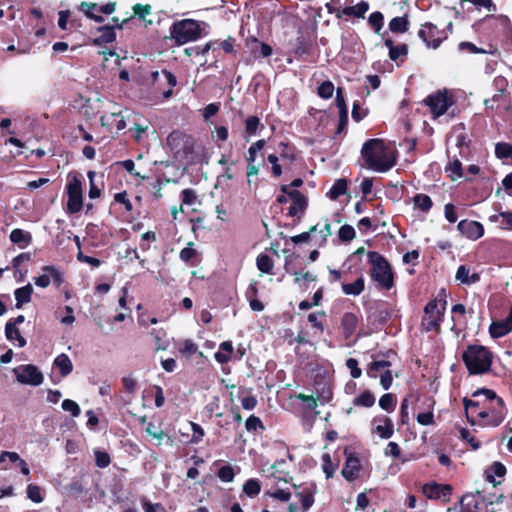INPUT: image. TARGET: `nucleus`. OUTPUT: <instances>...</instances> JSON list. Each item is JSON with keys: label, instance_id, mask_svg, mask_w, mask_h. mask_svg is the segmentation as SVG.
<instances>
[{"label": "nucleus", "instance_id": "35", "mask_svg": "<svg viewBox=\"0 0 512 512\" xmlns=\"http://www.w3.org/2000/svg\"><path fill=\"white\" fill-rule=\"evenodd\" d=\"M375 401H376V399H375L374 395L370 391L366 390V391L362 392L359 396L354 398L353 404L355 406H362V407L369 408L375 404Z\"/></svg>", "mask_w": 512, "mask_h": 512}, {"label": "nucleus", "instance_id": "44", "mask_svg": "<svg viewBox=\"0 0 512 512\" xmlns=\"http://www.w3.org/2000/svg\"><path fill=\"white\" fill-rule=\"evenodd\" d=\"M26 492L27 497L35 503H41L44 499L42 496V488L36 484H29Z\"/></svg>", "mask_w": 512, "mask_h": 512}, {"label": "nucleus", "instance_id": "50", "mask_svg": "<svg viewBox=\"0 0 512 512\" xmlns=\"http://www.w3.org/2000/svg\"><path fill=\"white\" fill-rule=\"evenodd\" d=\"M446 171L449 173V176L452 180H457L462 176V167L459 160H454L451 162Z\"/></svg>", "mask_w": 512, "mask_h": 512}, {"label": "nucleus", "instance_id": "47", "mask_svg": "<svg viewBox=\"0 0 512 512\" xmlns=\"http://www.w3.org/2000/svg\"><path fill=\"white\" fill-rule=\"evenodd\" d=\"M408 20L404 17H395L393 18L390 23L389 27L391 31L402 33L405 32L408 29Z\"/></svg>", "mask_w": 512, "mask_h": 512}, {"label": "nucleus", "instance_id": "6", "mask_svg": "<svg viewBox=\"0 0 512 512\" xmlns=\"http://www.w3.org/2000/svg\"><path fill=\"white\" fill-rule=\"evenodd\" d=\"M167 146L178 160L189 161L194 153L195 140L181 131H173L167 137Z\"/></svg>", "mask_w": 512, "mask_h": 512}, {"label": "nucleus", "instance_id": "23", "mask_svg": "<svg viewBox=\"0 0 512 512\" xmlns=\"http://www.w3.org/2000/svg\"><path fill=\"white\" fill-rule=\"evenodd\" d=\"M423 493L428 498H439L442 496H447L450 494V488L448 486H441L437 483H428L423 487Z\"/></svg>", "mask_w": 512, "mask_h": 512}, {"label": "nucleus", "instance_id": "24", "mask_svg": "<svg viewBox=\"0 0 512 512\" xmlns=\"http://www.w3.org/2000/svg\"><path fill=\"white\" fill-rule=\"evenodd\" d=\"M232 354V343L230 341H225L219 345V350L215 353L214 357L218 363L224 364L231 360Z\"/></svg>", "mask_w": 512, "mask_h": 512}, {"label": "nucleus", "instance_id": "59", "mask_svg": "<svg viewBox=\"0 0 512 512\" xmlns=\"http://www.w3.org/2000/svg\"><path fill=\"white\" fill-rule=\"evenodd\" d=\"M267 161L271 164V172L273 176L280 177L283 173L282 166L278 163L279 159L276 155L270 154L267 157Z\"/></svg>", "mask_w": 512, "mask_h": 512}, {"label": "nucleus", "instance_id": "36", "mask_svg": "<svg viewBox=\"0 0 512 512\" xmlns=\"http://www.w3.org/2000/svg\"><path fill=\"white\" fill-rule=\"evenodd\" d=\"M342 290L346 295H359L364 290V280L359 277L355 282L342 284Z\"/></svg>", "mask_w": 512, "mask_h": 512}, {"label": "nucleus", "instance_id": "17", "mask_svg": "<svg viewBox=\"0 0 512 512\" xmlns=\"http://www.w3.org/2000/svg\"><path fill=\"white\" fill-rule=\"evenodd\" d=\"M493 338H500L512 331V308L510 314L502 320L493 321L489 328Z\"/></svg>", "mask_w": 512, "mask_h": 512}, {"label": "nucleus", "instance_id": "41", "mask_svg": "<svg viewBox=\"0 0 512 512\" xmlns=\"http://www.w3.org/2000/svg\"><path fill=\"white\" fill-rule=\"evenodd\" d=\"M259 127H263L260 122V119L257 116H249L245 120V133L247 137L254 136Z\"/></svg>", "mask_w": 512, "mask_h": 512}, {"label": "nucleus", "instance_id": "33", "mask_svg": "<svg viewBox=\"0 0 512 512\" xmlns=\"http://www.w3.org/2000/svg\"><path fill=\"white\" fill-rule=\"evenodd\" d=\"M460 512H479L478 499L475 495L468 494L461 499Z\"/></svg>", "mask_w": 512, "mask_h": 512}, {"label": "nucleus", "instance_id": "19", "mask_svg": "<svg viewBox=\"0 0 512 512\" xmlns=\"http://www.w3.org/2000/svg\"><path fill=\"white\" fill-rule=\"evenodd\" d=\"M294 488L296 489V496L301 502L303 512L308 511L314 504V494L316 492L315 486L298 487L297 485H294Z\"/></svg>", "mask_w": 512, "mask_h": 512}, {"label": "nucleus", "instance_id": "39", "mask_svg": "<svg viewBox=\"0 0 512 512\" xmlns=\"http://www.w3.org/2000/svg\"><path fill=\"white\" fill-rule=\"evenodd\" d=\"M145 431L148 435L157 440V445H160L165 438L172 443L170 437H167L164 431L153 423H149Z\"/></svg>", "mask_w": 512, "mask_h": 512}, {"label": "nucleus", "instance_id": "52", "mask_svg": "<svg viewBox=\"0 0 512 512\" xmlns=\"http://www.w3.org/2000/svg\"><path fill=\"white\" fill-rule=\"evenodd\" d=\"M336 104L340 110V114L343 118V122L348 121L347 108H346V104H345V99L342 95L341 88H337V91H336Z\"/></svg>", "mask_w": 512, "mask_h": 512}, {"label": "nucleus", "instance_id": "20", "mask_svg": "<svg viewBox=\"0 0 512 512\" xmlns=\"http://www.w3.org/2000/svg\"><path fill=\"white\" fill-rule=\"evenodd\" d=\"M311 231L315 238V244L320 247L325 245L328 237L332 235L331 224L328 222V220L317 223L311 227Z\"/></svg>", "mask_w": 512, "mask_h": 512}, {"label": "nucleus", "instance_id": "58", "mask_svg": "<svg viewBox=\"0 0 512 512\" xmlns=\"http://www.w3.org/2000/svg\"><path fill=\"white\" fill-rule=\"evenodd\" d=\"M179 350L182 354L190 357L197 352L198 347L192 340L187 339L183 341Z\"/></svg>", "mask_w": 512, "mask_h": 512}, {"label": "nucleus", "instance_id": "13", "mask_svg": "<svg viewBox=\"0 0 512 512\" xmlns=\"http://www.w3.org/2000/svg\"><path fill=\"white\" fill-rule=\"evenodd\" d=\"M42 274L34 279L35 285L46 288L51 282L60 285L63 282L60 271L52 265L42 267Z\"/></svg>", "mask_w": 512, "mask_h": 512}, {"label": "nucleus", "instance_id": "57", "mask_svg": "<svg viewBox=\"0 0 512 512\" xmlns=\"http://www.w3.org/2000/svg\"><path fill=\"white\" fill-rule=\"evenodd\" d=\"M338 236L341 241H350L355 237V230L350 225H343L338 231Z\"/></svg>", "mask_w": 512, "mask_h": 512}, {"label": "nucleus", "instance_id": "25", "mask_svg": "<svg viewBox=\"0 0 512 512\" xmlns=\"http://www.w3.org/2000/svg\"><path fill=\"white\" fill-rule=\"evenodd\" d=\"M33 293V287L31 284H27L15 290L16 307L21 308L24 304L30 302Z\"/></svg>", "mask_w": 512, "mask_h": 512}, {"label": "nucleus", "instance_id": "40", "mask_svg": "<svg viewBox=\"0 0 512 512\" xmlns=\"http://www.w3.org/2000/svg\"><path fill=\"white\" fill-rule=\"evenodd\" d=\"M100 35L95 40L97 43H110L115 40L116 35L113 27L103 26L98 29Z\"/></svg>", "mask_w": 512, "mask_h": 512}, {"label": "nucleus", "instance_id": "37", "mask_svg": "<svg viewBox=\"0 0 512 512\" xmlns=\"http://www.w3.org/2000/svg\"><path fill=\"white\" fill-rule=\"evenodd\" d=\"M247 45L250 47L252 52L255 54L256 50L260 49V55L262 57H268L272 54V48L268 44L260 43L256 38H252L247 41Z\"/></svg>", "mask_w": 512, "mask_h": 512}, {"label": "nucleus", "instance_id": "12", "mask_svg": "<svg viewBox=\"0 0 512 512\" xmlns=\"http://www.w3.org/2000/svg\"><path fill=\"white\" fill-rule=\"evenodd\" d=\"M371 426L372 433L377 434L381 439H389L394 434V424L387 416L381 415L374 417Z\"/></svg>", "mask_w": 512, "mask_h": 512}, {"label": "nucleus", "instance_id": "54", "mask_svg": "<svg viewBox=\"0 0 512 512\" xmlns=\"http://www.w3.org/2000/svg\"><path fill=\"white\" fill-rule=\"evenodd\" d=\"M379 405L388 412L393 411L395 407V397L390 393L384 394L379 400Z\"/></svg>", "mask_w": 512, "mask_h": 512}, {"label": "nucleus", "instance_id": "15", "mask_svg": "<svg viewBox=\"0 0 512 512\" xmlns=\"http://www.w3.org/2000/svg\"><path fill=\"white\" fill-rule=\"evenodd\" d=\"M457 229L471 240H477L484 234L483 225L477 221L462 220L458 223Z\"/></svg>", "mask_w": 512, "mask_h": 512}, {"label": "nucleus", "instance_id": "21", "mask_svg": "<svg viewBox=\"0 0 512 512\" xmlns=\"http://www.w3.org/2000/svg\"><path fill=\"white\" fill-rule=\"evenodd\" d=\"M455 279L461 284L471 285L480 280V275L477 272H472L466 265H461L456 271Z\"/></svg>", "mask_w": 512, "mask_h": 512}, {"label": "nucleus", "instance_id": "63", "mask_svg": "<svg viewBox=\"0 0 512 512\" xmlns=\"http://www.w3.org/2000/svg\"><path fill=\"white\" fill-rule=\"evenodd\" d=\"M495 153L499 158H508L512 154V147L506 143H498L495 147Z\"/></svg>", "mask_w": 512, "mask_h": 512}, {"label": "nucleus", "instance_id": "22", "mask_svg": "<svg viewBox=\"0 0 512 512\" xmlns=\"http://www.w3.org/2000/svg\"><path fill=\"white\" fill-rule=\"evenodd\" d=\"M491 223L497 224L501 229L512 230V212L505 211L489 217Z\"/></svg>", "mask_w": 512, "mask_h": 512}, {"label": "nucleus", "instance_id": "27", "mask_svg": "<svg viewBox=\"0 0 512 512\" xmlns=\"http://www.w3.org/2000/svg\"><path fill=\"white\" fill-rule=\"evenodd\" d=\"M10 240L14 244H18L20 248H24L31 243L32 237L29 232L22 229H14L10 233Z\"/></svg>", "mask_w": 512, "mask_h": 512}, {"label": "nucleus", "instance_id": "26", "mask_svg": "<svg viewBox=\"0 0 512 512\" xmlns=\"http://www.w3.org/2000/svg\"><path fill=\"white\" fill-rule=\"evenodd\" d=\"M54 365L56 368L59 369L60 374L63 377L68 376L73 370L72 361L70 360L69 356L64 353L58 355L55 358Z\"/></svg>", "mask_w": 512, "mask_h": 512}, {"label": "nucleus", "instance_id": "9", "mask_svg": "<svg viewBox=\"0 0 512 512\" xmlns=\"http://www.w3.org/2000/svg\"><path fill=\"white\" fill-rule=\"evenodd\" d=\"M13 373L19 383L31 386H39L44 381L41 371L32 364L20 365L13 369Z\"/></svg>", "mask_w": 512, "mask_h": 512}, {"label": "nucleus", "instance_id": "8", "mask_svg": "<svg viewBox=\"0 0 512 512\" xmlns=\"http://www.w3.org/2000/svg\"><path fill=\"white\" fill-rule=\"evenodd\" d=\"M68 194L67 212L75 214L83 207L82 181L78 174H70L66 185Z\"/></svg>", "mask_w": 512, "mask_h": 512}, {"label": "nucleus", "instance_id": "14", "mask_svg": "<svg viewBox=\"0 0 512 512\" xmlns=\"http://www.w3.org/2000/svg\"><path fill=\"white\" fill-rule=\"evenodd\" d=\"M285 460L276 461L273 464L266 463L262 466V473L267 478H274L278 481L288 482L289 474L285 471Z\"/></svg>", "mask_w": 512, "mask_h": 512}, {"label": "nucleus", "instance_id": "4", "mask_svg": "<svg viewBox=\"0 0 512 512\" xmlns=\"http://www.w3.org/2000/svg\"><path fill=\"white\" fill-rule=\"evenodd\" d=\"M368 261L371 264L370 273L372 279L380 287L386 290L391 289L394 285V277L391 266L386 259L379 253L372 251L368 253Z\"/></svg>", "mask_w": 512, "mask_h": 512}, {"label": "nucleus", "instance_id": "48", "mask_svg": "<svg viewBox=\"0 0 512 512\" xmlns=\"http://www.w3.org/2000/svg\"><path fill=\"white\" fill-rule=\"evenodd\" d=\"M491 471L493 474H487V481L491 482L494 486H496V481L494 479V475L497 477H503L506 473V468L503 464L499 462L493 463L491 466Z\"/></svg>", "mask_w": 512, "mask_h": 512}, {"label": "nucleus", "instance_id": "10", "mask_svg": "<svg viewBox=\"0 0 512 512\" xmlns=\"http://www.w3.org/2000/svg\"><path fill=\"white\" fill-rule=\"evenodd\" d=\"M418 36L427 45V47L437 49L441 45L442 41L447 38V33L444 30H439L432 23H425L421 25Z\"/></svg>", "mask_w": 512, "mask_h": 512}, {"label": "nucleus", "instance_id": "2", "mask_svg": "<svg viewBox=\"0 0 512 512\" xmlns=\"http://www.w3.org/2000/svg\"><path fill=\"white\" fill-rule=\"evenodd\" d=\"M362 156L368 168L385 172L395 164L393 150L383 140L371 139L362 148Z\"/></svg>", "mask_w": 512, "mask_h": 512}, {"label": "nucleus", "instance_id": "56", "mask_svg": "<svg viewBox=\"0 0 512 512\" xmlns=\"http://www.w3.org/2000/svg\"><path fill=\"white\" fill-rule=\"evenodd\" d=\"M62 409L64 411L70 412L73 417L79 416L81 412L79 405L70 399H65L62 402Z\"/></svg>", "mask_w": 512, "mask_h": 512}, {"label": "nucleus", "instance_id": "46", "mask_svg": "<svg viewBox=\"0 0 512 512\" xmlns=\"http://www.w3.org/2000/svg\"><path fill=\"white\" fill-rule=\"evenodd\" d=\"M151 77L153 79V81H157V79L159 77L163 78V80L172 88L174 86H176L177 84V79L176 77L169 71H162V72H158V71H154L151 73Z\"/></svg>", "mask_w": 512, "mask_h": 512}, {"label": "nucleus", "instance_id": "7", "mask_svg": "<svg viewBox=\"0 0 512 512\" xmlns=\"http://www.w3.org/2000/svg\"><path fill=\"white\" fill-rule=\"evenodd\" d=\"M446 310V301L444 299H435L430 301L425 309L422 318V327L425 331H438Z\"/></svg>", "mask_w": 512, "mask_h": 512}, {"label": "nucleus", "instance_id": "34", "mask_svg": "<svg viewBox=\"0 0 512 512\" xmlns=\"http://www.w3.org/2000/svg\"><path fill=\"white\" fill-rule=\"evenodd\" d=\"M347 191V181L343 178L336 180L327 195L332 200H336Z\"/></svg>", "mask_w": 512, "mask_h": 512}, {"label": "nucleus", "instance_id": "3", "mask_svg": "<svg viewBox=\"0 0 512 512\" xmlns=\"http://www.w3.org/2000/svg\"><path fill=\"white\" fill-rule=\"evenodd\" d=\"M462 359L471 374H483L491 367L492 354L484 346L471 345L463 352Z\"/></svg>", "mask_w": 512, "mask_h": 512}, {"label": "nucleus", "instance_id": "28", "mask_svg": "<svg viewBox=\"0 0 512 512\" xmlns=\"http://www.w3.org/2000/svg\"><path fill=\"white\" fill-rule=\"evenodd\" d=\"M391 366L390 361L385 359L374 360L371 362L367 369V374L369 377L377 378L379 374L385 372V370H389Z\"/></svg>", "mask_w": 512, "mask_h": 512}, {"label": "nucleus", "instance_id": "31", "mask_svg": "<svg viewBox=\"0 0 512 512\" xmlns=\"http://www.w3.org/2000/svg\"><path fill=\"white\" fill-rule=\"evenodd\" d=\"M368 9L369 4L366 1H361L356 5L344 7L341 13L346 16L364 17Z\"/></svg>", "mask_w": 512, "mask_h": 512}, {"label": "nucleus", "instance_id": "49", "mask_svg": "<svg viewBox=\"0 0 512 512\" xmlns=\"http://www.w3.org/2000/svg\"><path fill=\"white\" fill-rule=\"evenodd\" d=\"M212 47V43L208 42L204 46H192L184 50L188 56H204Z\"/></svg>", "mask_w": 512, "mask_h": 512}, {"label": "nucleus", "instance_id": "30", "mask_svg": "<svg viewBox=\"0 0 512 512\" xmlns=\"http://www.w3.org/2000/svg\"><path fill=\"white\" fill-rule=\"evenodd\" d=\"M341 326L344 331L345 337H350L356 330L357 317L352 313H345L341 320Z\"/></svg>", "mask_w": 512, "mask_h": 512}, {"label": "nucleus", "instance_id": "61", "mask_svg": "<svg viewBox=\"0 0 512 512\" xmlns=\"http://www.w3.org/2000/svg\"><path fill=\"white\" fill-rule=\"evenodd\" d=\"M121 382H122V386L126 392L131 393V394L135 393V391L137 389V381L135 380V378H133L130 375L124 376L121 379Z\"/></svg>", "mask_w": 512, "mask_h": 512}, {"label": "nucleus", "instance_id": "62", "mask_svg": "<svg viewBox=\"0 0 512 512\" xmlns=\"http://www.w3.org/2000/svg\"><path fill=\"white\" fill-rule=\"evenodd\" d=\"M460 437L462 440L466 441L473 450L479 449L480 443L470 434L469 430L461 429Z\"/></svg>", "mask_w": 512, "mask_h": 512}, {"label": "nucleus", "instance_id": "11", "mask_svg": "<svg viewBox=\"0 0 512 512\" xmlns=\"http://www.w3.org/2000/svg\"><path fill=\"white\" fill-rule=\"evenodd\" d=\"M425 104L430 108L434 118H437L448 110L452 105V101L446 92H437L429 95L425 99Z\"/></svg>", "mask_w": 512, "mask_h": 512}, {"label": "nucleus", "instance_id": "18", "mask_svg": "<svg viewBox=\"0 0 512 512\" xmlns=\"http://www.w3.org/2000/svg\"><path fill=\"white\" fill-rule=\"evenodd\" d=\"M361 470V463L358 457L349 454L342 469V475L347 481H354L358 478Z\"/></svg>", "mask_w": 512, "mask_h": 512}, {"label": "nucleus", "instance_id": "5", "mask_svg": "<svg viewBox=\"0 0 512 512\" xmlns=\"http://www.w3.org/2000/svg\"><path fill=\"white\" fill-rule=\"evenodd\" d=\"M201 24L193 19L176 21L170 27V38L178 45L195 41L201 37Z\"/></svg>", "mask_w": 512, "mask_h": 512}, {"label": "nucleus", "instance_id": "29", "mask_svg": "<svg viewBox=\"0 0 512 512\" xmlns=\"http://www.w3.org/2000/svg\"><path fill=\"white\" fill-rule=\"evenodd\" d=\"M5 335L9 341L16 340L18 342L19 347H24L26 345V340L21 335L20 330L17 327H15V323H6Z\"/></svg>", "mask_w": 512, "mask_h": 512}, {"label": "nucleus", "instance_id": "45", "mask_svg": "<svg viewBox=\"0 0 512 512\" xmlns=\"http://www.w3.org/2000/svg\"><path fill=\"white\" fill-rule=\"evenodd\" d=\"M322 469L326 475L327 478H331L336 469H337V464H335L332 460H331V457L329 454L325 453L323 456H322Z\"/></svg>", "mask_w": 512, "mask_h": 512}, {"label": "nucleus", "instance_id": "60", "mask_svg": "<svg viewBox=\"0 0 512 512\" xmlns=\"http://www.w3.org/2000/svg\"><path fill=\"white\" fill-rule=\"evenodd\" d=\"M369 23L374 28L376 33H379L383 26V15L380 12H373L369 16Z\"/></svg>", "mask_w": 512, "mask_h": 512}, {"label": "nucleus", "instance_id": "38", "mask_svg": "<svg viewBox=\"0 0 512 512\" xmlns=\"http://www.w3.org/2000/svg\"><path fill=\"white\" fill-rule=\"evenodd\" d=\"M261 491V484L259 480L251 478L247 480L243 485V492L248 497H255L257 496Z\"/></svg>", "mask_w": 512, "mask_h": 512}, {"label": "nucleus", "instance_id": "1", "mask_svg": "<svg viewBox=\"0 0 512 512\" xmlns=\"http://www.w3.org/2000/svg\"><path fill=\"white\" fill-rule=\"evenodd\" d=\"M473 399H463L467 414L475 413L481 421L479 425L497 427L505 416L506 408L503 400L493 390L479 389L472 394Z\"/></svg>", "mask_w": 512, "mask_h": 512}, {"label": "nucleus", "instance_id": "64", "mask_svg": "<svg viewBox=\"0 0 512 512\" xmlns=\"http://www.w3.org/2000/svg\"><path fill=\"white\" fill-rule=\"evenodd\" d=\"M220 109V104L219 103H211V104H208L204 109H203V118L206 122L209 121V119L211 117H213L214 115H216L218 113Z\"/></svg>", "mask_w": 512, "mask_h": 512}, {"label": "nucleus", "instance_id": "32", "mask_svg": "<svg viewBox=\"0 0 512 512\" xmlns=\"http://www.w3.org/2000/svg\"><path fill=\"white\" fill-rule=\"evenodd\" d=\"M412 202L415 209H419L422 212H428L432 207V200L428 195L425 194H416L412 198Z\"/></svg>", "mask_w": 512, "mask_h": 512}, {"label": "nucleus", "instance_id": "53", "mask_svg": "<svg viewBox=\"0 0 512 512\" xmlns=\"http://www.w3.org/2000/svg\"><path fill=\"white\" fill-rule=\"evenodd\" d=\"M333 92H334V85L332 82L330 81H325L323 82L319 87H318V95L321 97V98H324V99H329L332 97L333 95Z\"/></svg>", "mask_w": 512, "mask_h": 512}, {"label": "nucleus", "instance_id": "42", "mask_svg": "<svg viewBox=\"0 0 512 512\" xmlns=\"http://www.w3.org/2000/svg\"><path fill=\"white\" fill-rule=\"evenodd\" d=\"M264 495L279 500L281 502H287L291 498V493L282 488H272L270 490H267Z\"/></svg>", "mask_w": 512, "mask_h": 512}, {"label": "nucleus", "instance_id": "16", "mask_svg": "<svg viewBox=\"0 0 512 512\" xmlns=\"http://www.w3.org/2000/svg\"><path fill=\"white\" fill-rule=\"evenodd\" d=\"M282 191L288 193V196L291 200V205L289 207V214L291 216H297L305 210L307 206V199L303 194H301L299 191L288 192L287 186H283Z\"/></svg>", "mask_w": 512, "mask_h": 512}, {"label": "nucleus", "instance_id": "51", "mask_svg": "<svg viewBox=\"0 0 512 512\" xmlns=\"http://www.w3.org/2000/svg\"><path fill=\"white\" fill-rule=\"evenodd\" d=\"M386 45L389 47V55L392 60H396L407 53L405 45L394 47L390 40H386Z\"/></svg>", "mask_w": 512, "mask_h": 512}, {"label": "nucleus", "instance_id": "55", "mask_svg": "<svg viewBox=\"0 0 512 512\" xmlns=\"http://www.w3.org/2000/svg\"><path fill=\"white\" fill-rule=\"evenodd\" d=\"M265 143H266L265 140L261 139V140L256 141L249 147L248 157H247L248 162H255L256 153H258V151L263 149V147L265 146Z\"/></svg>", "mask_w": 512, "mask_h": 512}, {"label": "nucleus", "instance_id": "43", "mask_svg": "<svg viewBox=\"0 0 512 512\" xmlns=\"http://www.w3.org/2000/svg\"><path fill=\"white\" fill-rule=\"evenodd\" d=\"M257 267L263 273H270L273 268V260L267 254H261L257 257Z\"/></svg>", "mask_w": 512, "mask_h": 512}]
</instances>
